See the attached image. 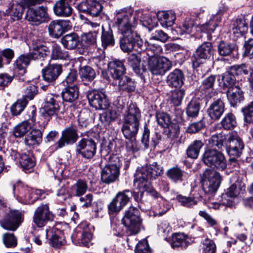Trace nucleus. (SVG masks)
I'll return each instance as SVG.
<instances>
[{
	"label": "nucleus",
	"instance_id": "30",
	"mask_svg": "<svg viewBox=\"0 0 253 253\" xmlns=\"http://www.w3.org/2000/svg\"><path fill=\"white\" fill-rule=\"evenodd\" d=\"M243 188V190L245 191V188L244 186L240 187L237 186L236 184L231 185L227 189L225 193L221 194V204L231 208L235 207L234 200L240 194V192Z\"/></svg>",
	"mask_w": 253,
	"mask_h": 253
},
{
	"label": "nucleus",
	"instance_id": "24",
	"mask_svg": "<svg viewBox=\"0 0 253 253\" xmlns=\"http://www.w3.org/2000/svg\"><path fill=\"white\" fill-rule=\"evenodd\" d=\"M226 151L230 157H240L245 148L242 139L237 134H230L227 139Z\"/></svg>",
	"mask_w": 253,
	"mask_h": 253
},
{
	"label": "nucleus",
	"instance_id": "15",
	"mask_svg": "<svg viewBox=\"0 0 253 253\" xmlns=\"http://www.w3.org/2000/svg\"><path fill=\"white\" fill-rule=\"evenodd\" d=\"M131 198L130 189H125L118 192L108 205L109 213L113 214L120 212L130 201Z\"/></svg>",
	"mask_w": 253,
	"mask_h": 253
},
{
	"label": "nucleus",
	"instance_id": "55",
	"mask_svg": "<svg viewBox=\"0 0 253 253\" xmlns=\"http://www.w3.org/2000/svg\"><path fill=\"white\" fill-rule=\"evenodd\" d=\"M87 188L88 186L86 181L79 179L72 186L71 194L73 196L80 197L86 192Z\"/></svg>",
	"mask_w": 253,
	"mask_h": 253
},
{
	"label": "nucleus",
	"instance_id": "19",
	"mask_svg": "<svg viewBox=\"0 0 253 253\" xmlns=\"http://www.w3.org/2000/svg\"><path fill=\"white\" fill-rule=\"evenodd\" d=\"M79 138L78 130L71 126L65 128L61 132V135L56 143L53 145L52 149L57 151L66 145H71L75 143Z\"/></svg>",
	"mask_w": 253,
	"mask_h": 253
},
{
	"label": "nucleus",
	"instance_id": "51",
	"mask_svg": "<svg viewBox=\"0 0 253 253\" xmlns=\"http://www.w3.org/2000/svg\"><path fill=\"white\" fill-rule=\"evenodd\" d=\"M50 50V57L51 60H65L69 57L68 52L63 50L61 46L56 43L52 44Z\"/></svg>",
	"mask_w": 253,
	"mask_h": 253
},
{
	"label": "nucleus",
	"instance_id": "2",
	"mask_svg": "<svg viewBox=\"0 0 253 253\" xmlns=\"http://www.w3.org/2000/svg\"><path fill=\"white\" fill-rule=\"evenodd\" d=\"M162 169L156 162L152 165L137 169L134 179V183L137 184V188L140 191L144 189L147 193L154 199L163 198L152 186L150 180L156 179L162 173Z\"/></svg>",
	"mask_w": 253,
	"mask_h": 253
},
{
	"label": "nucleus",
	"instance_id": "35",
	"mask_svg": "<svg viewBox=\"0 0 253 253\" xmlns=\"http://www.w3.org/2000/svg\"><path fill=\"white\" fill-rule=\"evenodd\" d=\"M42 131L39 128H31L24 138V142L26 146L30 149L39 146L42 141Z\"/></svg>",
	"mask_w": 253,
	"mask_h": 253
},
{
	"label": "nucleus",
	"instance_id": "54",
	"mask_svg": "<svg viewBox=\"0 0 253 253\" xmlns=\"http://www.w3.org/2000/svg\"><path fill=\"white\" fill-rule=\"evenodd\" d=\"M221 127L225 130L233 129L237 125L236 117L235 115L229 112L226 114L220 122Z\"/></svg>",
	"mask_w": 253,
	"mask_h": 253
},
{
	"label": "nucleus",
	"instance_id": "3",
	"mask_svg": "<svg viewBox=\"0 0 253 253\" xmlns=\"http://www.w3.org/2000/svg\"><path fill=\"white\" fill-rule=\"evenodd\" d=\"M100 138L99 132H89L86 137L81 138L76 146L77 157L90 161L97 152V143Z\"/></svg>",
	"mask_w": 253,
	"mask_h": 253
},
{
	"label": "nucleus",
	"instance_id": "47",
	"mask_svg": "<svg viewBox=\"0 0 253 253\" xmlns=\"http://www.w3.org/2000/svg\"><path fill=\"white\" fill-rule=\"evenodd\" d=\"M217 53L221 56H230L234 51L237 50L238 47L235 43L220 41L217 45Z\"/></svg>",
	"mask_w": 253,
	"mask_h": 253
},
{
	"label": "nucleus",
	"instance_id": "50",
	"mask_svg": "<svg viewBox=\"0 0 253 253\" xmlns=\"http://www.w3.org/2000/svg\"><path fill=\"white\" fill-rule=\"evenodd\" d=\"M185 173L184 170L177 166H175L169 169L166 172V175L171 181L177 183L184 181Z\"/></svg>",
	"mask_w": 253,
	"mask_h": 253
},
{
	"label": "nucleus",
	"instance_id": "44",
	"mask_svg": "<svg viewBox=\"0 0 253 253\" xmlns=\"http://www.w3.org/2000/svg\"><path fill=\"white\" fill-rule=\"evenodd\" d=\"M157 19L161 26L164 28L172 26L176 19L175 13L172 10L159 12Z\"/></svg>",
	"mask_w": 253,
	"mask_h": 253
},
{
	"label": "nucleus",
	"instance_id": "12",
	"mask_svg": "<svg viewBox=\"0 0 253 253\" xmlns=\"http://www.w3.org/2000/svg\"><path fill=\"white\" fill-rule=\"evenodd\" d=\"M24 221V213L17 210H9L4 216L0 219V225L5 230L15 231Z\"/></svg>",
	"mask_w": 253,
	"mask_h": 253
},
{
	"label": "nucleus",
	"instance_id": "4",
	"mask_svg": "<svg viewBox=\"0 0 253 253\" xmlns=\"http://www.w3.org/2000/svg\"><path fill=\"white\" fill-rule=\"evenodd\" d=\"M137 17L131 8H124L116 11L113 26L116 27L121 34L134 31Z\"/></svg>",
	"mask_w": 253,
	"mask_h": 253
},
{
	"label": "nucleus",
	"instance_id": "56",
	"mask_svg": "<svg viewBox=\"0 0 253 253\" xmlns=\"http://www.w3.org/2000/svg\"><path fill=\"white\" fill-rule=\"evenodd\" d=\"M24 9V7L20 4H13L6 10V13L10 16L13 21H16L22 18Z\"/></svg>",
	"mask_w": 253,
	"mask_h": 253
},
{
	"label": "nucleus",
	"instance_id": "57",
	"mask_svg": "<svg viewBox=\"0 0 253 253\" xmlns=\"http://www.w3.org/2000/svg\"><path fill=\"white\" fill-rule=\"evenodd\" d=\"M227 139L226 136L221 133L212 135L209 139V144L212 147L221 149L224 144L226 146Z\"/></svg>",
	"mask_w": 253,
	"mask_h": 253
},
{
	"label": "nucleus",
	"instance_id": "16",
	"mask_svg": "<svg viewBox=\"0 0 253 253\" xmlns=\"http://www.w3.org/2000/svg\"><path fill=\"white\" fill-rule=\"evenodd\" d=\"M148 66L153 75L163 76L172 67L171 61L164 56L149 57Z\"/></svg>",
	"mask_w": 253,
	"mask_h": 253
},
{
	"label": "nucleus",
	"instance_id": "20",
	"mask_svg": "<svg viewBox=\"0 0 253 253\" xmlns=\"http://www.w3.org/2000/svg\"><path fill=\"white\" fill-rule=\"evenodd\" d=\"M86 97L90 105L96 110H105L110 106V101L105 93L99 90H88Z\"/></svg>",
	"mask_w": 253,
	"mask_h": 253
},
{
	"label": "nucleus",
	"instance_id": "37",
	"mask_svg": "<svg viewBox=\"0 0 253 253\" xmlns=\"http://www.w3.org/2000/svg\"><path fill=\"white\" fill-rule=\"evenodd\" d=\"M226 94L227 100L232 107H237L245 100L244 92L238 86L228 88Z\"/></svg>",
	"mask_w": 253,
	"mask_h": 253
},
{
	"label": "nucleus",
	"instance_id": "59",
	"mask_svg": "<svg viewBox=\"0 0 253 253\" xmlns=\"http://www.w3.org/2000/svg\"><path fill=\"white\" fill-rule=\"evenodd\" d=\"M245 123L251 124L253 123V101L248 103L241 109Z\"/></svg>",
	"mask_w": 253,
	"mask_h": 253
},
{
	"label": "nucleus",
	"instance_id": "41",
	"mask_svg": "<svg viewBox=\"0 0 253 253\" xmlns=\"http://www.w3.org/2000/svg\"><path fill=\"white\" fill-rule=\"evenodd\" d=\"M79 71L80 78L85 85L93 82L99 74L98 71L88 65L80 66Z\"/></svg>",
	"mask_w": 253,
	"mask_h": 253
},
{
	"label": "nucleus",
	"instance_id": "38",
	"mask_svg": "<svg viewBox=\"0 0 253 253\" xmlns=\"http://www.w3.org/2000/svg\"><path fill=\"white\" fill-rule=\"evenodd\" d=\"M19 163L22 170L26 173H29L34 170L36 159L32 152L28 151L21 153Z\"/></svg>",
	"mask_w": 253,
	"mask_h": 253
},
{
	"label": "nucleus",
	"instance_id": "23",
	"mask_svg": "<svg viewBox=\"0 0 253 253\" xmlns=\"http://www.w3.org/2000/svg\"><path fill=\"white\" fill-rule=\"evenodd\" d=\"M63 72V66L57 63H49L42 70V80L49 84L53 85Z\"/></svg>",
	"mask_w": 253,
	"mask_h": 253
},
{
	"label": "nucleus",
	"instance_id": "27",
	"mask_svg": "<svg viewBox=\"0 0 253 253\" xmlns=\"http://www.w3.org/2000/svg\"><path fill=\"white\" fill-rule=\"evenodd\" d=\"M208 103H209V107L206 111L208 116L212 121L219 120L225 110L223 100L220 98L212 101L211 99Z\"/></svg>",
	"mask_w": 253,
	"mask_h": 253
},
{
	"label": "nucleus",
	"instance_id": "10",
	"mask_svg": "<svg viewBox=\"0 0 253 253\" xmlns=\"http://www.w3.org/2000/svg\"><path fill=\"white\" fill-rule=\"evenodd\" d=\"M214 52V48L211 42H203L197 48L191 56L193 68H198L207 61L213 58Z\"/></svg>",
	"mask_w": 253,
	"mask_h": 253
},
{
	"label": "nucleus",
	"instance_id": "48",
	"mask_svg": "<svg viewBox=\"0 0 253 253\" xmlns=\"http://www.w3.org/2000/svg\"><path fill=\"white\" fill-rule=\"evenodd\" d=\"M119 81V88L120 90L131 93L134 92L136 87V83L134 80L127 76H123Z\"/></svg>",
	"mask_w": 253,
	"mask_h": 253
},
{
	"label": "nucleus",
	"instance_id": "43",
	"mask_svg": "<svg viewBox=\"0 0 253 253\" xmlns=\"http://www.w3.org/2000/svg\"><path fill=\"white\" fill-rule=\"evenodd\" d=\"M98 32L96 31L89 32L82 34L80 43L84 49L94 48L97 44V37Z\"/></svg>",
	"mask_w": 253,
	"mask_h": 253
},
{
	"label": "nucleus",
	"instance_id": "6",
	"mask_svg": "<svg viewBox=\"0 0 253 253\" xmlns=\"http://www.w3.org/2000/svg\"><path fill=\"white\" fill-rule=\"evenodd\" d=\"M201 161L207 167L213 169L223 170L227 167L225 157L215 148L206 149L202 155Z\"/></svg>",
	"mask_w": 253,
	"mask_h": 253
},
{
	"label": "nucleus",
	"instance_id": "17",
	"mask_svg": "<svg viewBox=\"0 0 253 253\" xmlns=\"http://www.w3.org/2000/svg\"><path fill=\"white\" fill-rule=\"evenodd\" d=\"M216 75H211L205 78L201 84L196 90L198 96L202 97L204 101H210L215 96L216 91L214 88Z\"/></svg>",
	"mask_w": 253,
	"mask_h": 253
},
{
	"label": "nucleus",
	"instance_id": "7",
	"mask_svg": "<svg viewBox=\"0 0 253 253\" xmlns=\"http://www.w3.org/2000/svg\"><path fill=\"white\" fill-rule=\"evenodd\" d=\"M62 97L60 94L48 93L45 97L42 104L41 116L46 122H49L52 117L57 116L62 104Z\"/></svg>",
	"mask_w": 253,
	"mask_h": 253
},
{
	"label": "nucleus",
	"instance_id": "45",
	"mask_svg": "<svg viewBox=\"0 0 253 253\" xmlns=\"http://www.w3.org/2000/svg\"><path fill=\"white\" fill-rule=\"evenodd\" d=\"M61 42L65 48L72 50L77 47L80 43V39L76 33L72 32L63 36Z\"/></svg>",
	"mask_w": 253,
	"mask_h": 253
},
{
	"label": "nucleus",
	"instance_id": "39",
	"mask_svg": "<svg viewBox=\"0 0 253 253\" xmlns=\"http://www.w3.org/2000/svg\"><path fill=\"white\" fill-rule=\"evenodd\" d=\"M120 170L107 165L102 168L101 172V180L106 184H109L119 180Z\"/></svg>",
	"mask_w": 253,
	"mask_h": 253
},
{
	"label": "nucleus",
	"instance_id": "1",
	"mask_svg": "<svg viewBox=\"0 0 253 253\" xmlns=\"http://www.w3.org/2000/svg\"><path fill=\"white\" fill-rule=\"evenodd\" d=\"M141 119V112L137 104L130 102L123 115L121 131L124 137L130 143V149L132 152L139 150L137 146L136 136Z\"/></svg>",
	"mask_w": 253,
	"mask_h": 253
},
{
	"label": "nucleus",
	"instance_id": "49",
	"mask_svg": "<svg viewBox=\"0 0 253 253\" xmlns=\"http://www.w3.org/2000/svg\"><path fill=\"white\" fill-rule=\"evenodd\" d=\"M204 143L200 140L193 141L187 148L186 154L188 158L195 160L198 158L201 149Z\"/></svg>",
	"mask_w": 253,
	"mask_h": 253
},
{
	"label": "nucleus",
	"instance_id": "21",
	"mask_svg": "<svg viewBox=\"0 0 253 253\" xmlns=\"http://www.w3.org/2000/svg\"><path fill=\"white\" fill-rule=\"evenodd\" d=\"M25 18L32 25L38 26L48 19L46 7L40 6L36 8H30L27 11Z\"/></svg>",
	"mask_w": 253,
	"mask_h": 253
},
{
	"label": "nucleus",
	"instance_id": "11",
	"mask_svg": "<svg viewBox=\"0 0 253 253\" xmlns=\"http://www.w3.org/2000/svg\"><path fill=\"white\" fill-rule=\"evenodd\" d=\"M221 179L218 172L206 169L201 177L202 186L205 193L211 194L216 191L220 184Z\"/></svg>",
	"mask_w": 253,
	"mask_h": 253
},
{
	"label": "nucleus",
	"instance_id": "33",
	"mask_svg": "<svg viewBox=\"0 0 253 253\" xmlns=\"http://www.w3.org/2000/svg\"><path fill=\"white\" fill-rule=\"evenodd\" d=\"M32 60L29 53L20 55L13 63L14 74H17L20 76H23L26 73L27 68L30 65Z\"/></svg>",
	"mask_w": 253,
	"mask_h": 253
},
{
	"label": "nucleus",
	"instance_id": "60",
	"mask_svg": "<svg viewBox=\"0 0 253 253\" xmlns=\"http://www.w3.org/2000/svg\"><path fill=\"white\" fill-rule=\"evenodd\" d=\"M31 129V124L23 121L14 127L13 135L16 138H20L26 135Z\"/></svg>",
	"mask_w": 253,
	"mask_h": 253
},
{
	"label": "nucleus",
	"instance_id": "64",
	"mask_svg": "<svg viewBox=\"0 0 253 253\" xmlns=\"http://www.w3.org/2000/svg\"><path fill=\"white\" fill-rule=\"evenodd\" d=\"M2 241L6 248H12L17 245V239L12 233H6L2 235Z\"/></svg>",
	"mask_w": 253,
	"mask_h": 253
},
{
	"label": "nucleus",
	"instance_id": "46",
	"mask_svg": "<svg viewBox=\"0 0 253 253\" xmlns=\"http://www.w3.org/2000/svg\"><path fill=\"white\" fill-rule=\"evenodd\" d=\"M189 237L183 233H174L171 237V246L172 248H181L185 249L189 245Z\"/></svg>",
	"mask_w": 253,
	"mask_h": 253
},
{
	"label": "nucleus",
	"instance_id": "29",
	"mask_svg": "<svg viewBox=\"0 0 253 253\" xmlns=\"http://www.w3.org/2000/svg\"><path fill=\"white\" fill-rule=\"evenodd\" d=\"M204 98L198 96L195 93V96L188 103L186 108L185 113L188 119H195L197 118L200 112L201 106L204 104L207 106L209 101H204Z\"/></svg>",
	"mask_w": 253,
	"mask_h": 253
},
{
	"label": "nucleus",
	"instance_id": "5",
	"mask_svg": "<svg viewBox=\"0 0 253 253\" xmlns=\"http://www.w3.org/2000/svg\"><path fill=\"white\" fill-rule=\"evenodd\" d=\"M142 221L140 211L133 206H130L125 211L122 219V222L126 228V232L129 236L136 235L140 231Z\"/></svg>",
	"mask_w": 253,
	"mask_h": 253
},
{
	"label": "nucleus",
	"instance_id": "62",
	"mask_svg": "<svg viewBox=\"0 0 253 253\" xmlns=\"http://www.w3.org/2000/svg\"><path fill=\"white\" fill-rule=\"evenodd\" d=\"M206 126L205 121L203 120H201L190 124L186 131L188 133L194 134L204 130Z\"/></svg>",
	"mask_w": 253,
	"mask_h": 253
},
{
	"label": "nucleus",
	"instance_id": "31",
	"mask_svg": "<svg viewBox=\"0 0 253 253\" xmlns=\"http://www.w3.org/2000/svg\"><path fill=\"white\" fill-rule=\"evenodd\" d=\"M46 237L50 246L54 248H60L66 243L63 231L56 227H52L49 230L47 229Z\"/></svg>",
	"mask_w": 253,
	"mask_h": 253
},
{
	"label": "nucleus",
	"instance_id": "52",
	"mask_svg": "<svg viewBox=\"0 0 253 253\" xmlns=\"http://www.w3.org/2000/svg\"><path fill=\"white\" fill-rule=\"evenodd\" d=\"M232 30L235 37H244L248 30V25L245 18H237Z\"/></svg>",
	"mask_w": 253,
	"mask_h": 253
},
{
	"label": "nucleus",
	"instance_id": "14",
	"mask_svg": "<svg viewBox=\"0 0 253 253\" xmlns=\"http://www.w3.org/2000/svg\"><path fill=\"white\" fill-rule=\"evenodd\" d=\"M225 11L226 9L224 7H220L216 13L212 15L205 23L197 26L199 31L207 34V38L209 41L212 40L211 34L221 22L222 16Z\"/></svg>",
	"mask_w": 253,
	"mask_h": 253
},
{
	"label": "nucleus",
	"instance_id": "34",
	"mask_svg": "<svg viewBox=\"0 0 253 253\" xmlns=\"http://www.w3.org/2000/svg\"><path fill=\"white\" fill-rule=\"evenodd\" d=\"M79 88L76 85L70 86L68 85L64 87L60 95L62 97V101L65 102L71 103L70 108L76 109V102L79 97Z\"/></svg>",
	"mask_w": 253,
	"mask_h": 253
},
{
	"label": "nucleus",
	"instance_id": "18",
	"mask_svg": "<svg viewBox=\"0 0 253 253\" xmlns=\"http://www.w3.org/2000/svg\"><path fill=\"white\" fill-rule=\"evenodd\" d=\"M55 215L49 210L48 204H42L35 210L33 221L38 227L45 226L48 222L54 220Z\"/></svg>",
	"mask_w": 253,
	"mask_h": 253
},
{
	"label": "nucleus",
	"instance_id": "22",
	"mask_svg": "<svg viewBox=\"0 0 253 253\" xmlns=\"http://www.w3.org/2000/svg\"><path fill=\"white\" fill-rule=\"evenodd\" d=\"M150 131L147 124L144 126V129L141 138V142L144 149L149 147L150 144L154 148L159 144H165L167 140L163 137L160 132L155 131L152 135L151 141H150Z\"/></svg>",
	"mask_w": 253,
	"mask_h": 253
},
{
	"label": "nucleus",
	"instance_id": "32",
	"mask_svg": "<svg viewBox=\"0 0 253 253\" xmlns=\"http://www.w3.org/2000/svg\"><path fill=\"white\" fill-rule=\"evenodd\" d=\"M32 51L29 52L33 60H44L50 56V48L44 44L40 40L33 41L32 43Z\"/></svg>",
	"mask_w": 253,
	"mask_h": 253
},
{
	"label": "nucleus",
	"instance_id": "25",
	"mask_svg": "<svg viewBox=\"0 0 253 253\" xmlns=\"http://www.w3.org/2000/svg\"><path fill=\"white\" fill-rule=\"evenodd\" d=\"M71 27L69 20H52L47 26L48 35L50 38L58 39L68 30V27Z\"/></svg>",
	"mask_w": 253,
	"mask_h": 253
},
{
	"label": "nucleus",
	"instance_id": "8",
	"mask_svg": "<svg viewBox=\"0 0 253 253\" xmlns=\"http://www.w3.org/2000/svg\"><path fill=\"white\" fill-rule=\"evenodd\" d=\"M120 39V47L124 52L129 53L133 50L141 52L145 49V45L139 35L135 31L122 34Z\"/></svg>",
	"mask_w": 253,
	"mask_h": 253
},
{
	"label": "nucleus",
	"instance_id": "61",
	"mask_svg": "<svg viewBox=\"0 0 253 253\" xmlns=\"http://www.w3.org/2000/svg\"><path fill=\"white\" fill-rule=\"evenodd\" d=\"M202 245V253H215L216 247L214 242L209 238H206L201 242Z\"/></svg>",
	"mask_w": 253,
	"mask_h": 253
},
{
	"label": "nucleus",
	"instance_id": "26",
	"mask_svg": "<svg viewBox=\"0 0 253 253\" xmlns=\"http://www.w3.org/2000/svg\"><path fill=\"white\" fill-rule=\"evenodd\" d=\"M77 8L82 12L92 17H97L101 13L103 6L96 0H85L78 4Z\"/></svg>",
	"mask_w": 253,
	"mask_h": 253
},
{
	"label": "nucleus",
	"instance_id": "36",
	"mask_svg": "<svg viewBox=\"0 0 253 253\" xmlns=\"http://www.w3.org/2000/svg\"><path fill=\"white\" fill-rule=\"evenodd\" d=\"M185 75L182 70L175 68L170 72L166 79V83L171 88H180L184 84Z\"/></svg>",
	"mask_w": 253,
	"mask_h": 253
},
{
	"label": "nucleus",
	"instance_id": "63",
	"mask_svg": "<svg viewBox=\"0 0 253 253\" xmlns=\"http://www.w3.org/2000/svg\"><path fill=\"white\" fill-rule=\"evenodd\" d=\"M232 72L235 74L236 76L240 75H248L252 72V69L250 65L246 64L234 65L231 67Z\"/></svg>",
	"mask_w": 253,
	"mask_h": 253
},
{
	"label": "nucleus",
	"instance_id": "28",
	"mask_svg": "<svg viewBox=\"0 0 253 253\" xmlns=\"http://www.w3.org/2000/svg\"><path fill=\"white\" fill-rule=\"evenodd\" d=\"M125 63V59L117 58L112 59L108 63V70L113 80L120 79L126 74Z\"/></svg>",
	"mask_w": 253,
	"mask_h": 253
},
{
	"label": "nucleus",
	"instance_id": "9",
	"mask_svg": "<svg viewBox=\"0 0 253 253\" xmlns=\"http://www.w3.org/2000/svg\"><path fill=\"white\" fill-rule=\"evenodd\" d=\"M13 192L15 196L23 201L25 204H33L38 200L45 198V195L48 194V191L42 189H36L31 193H29L28 189L23 186L20 181H17L13 185Z\"/></svg>",
	"mask_w": 253,
	"mask_h": 253
},
{
	"label": "nucleus",
	"instance_id": "53",
	"mask_svg": "<svg viewBox=\"0 0 253 253\" xmlns=\"http://www.w3.org/2000/svg\"><path fill=\"white\" fill-rule=\"evenodd\" d=\"M232 69L230 67L229 70L225 72L221 79V82H219V85L222 86L223 89H227L230 87H233L235 85V84L236 82V76L235 74L232 72Z\"/></svg>",
	"mask_w": 253,
	"mask_h": 253
},
{
	"label": "nucleus",
	"instance_id": "13",
	"mask_svg": "<svg viewBox=\"0 0 253 253\" xmlns=\"http://www.w3.org/2000/svg\"><path fill=\"white\" fill-rule=\"evenodd\" d=\"M92 237V234L89 224L86 222L79 224L75 229L71 236L74 244L85 247H89Z\"/></svg>",
	"mask_w": 253,
	"mask_h": 253
},
{
	"label": "nucleus",
	"instance_id": "42",
	"mask_svg": "<svg viewBox=\"0 0 253 253\" xmlns=\"http://www.w3.org/2000/svg\"><path fill=\"white\" fill-rule=\"evenodd\" d=\"M101 34V46L103 49H106L108 47H112L115 44V39L113 30L110 26L107 28L102 26Z\"/></svg>",
	"mask_w": 253,
	"mask_h": 253
},
{
	"label": "nucleus",
	"instance_id": "58",
	"mask_svg": "<svg viewBox=\"0 0 253 253\" xmlns=\"http://www.w3.org/2000/svg\"><path fill=\"white\" fill-rule=\"evenodd\" d=\"M28 103L22 98L18 99L10 107V113L13 116H17L24 111Z\"/></svg>",
	"mask_w": 253,
	"mask_h": 253
},
{
	"label": "nucleus",
	"instance_id": "40",
	"mask_svg": "<svg viewBox=\"0 0 253 253\" xmlns=\"http://www.w3.org/2000/svg\"><path fill=\"white\" fill-rule=\"evenodd\" d=\"M129 66L132 68L134 72L138 75L141 79L144 80L143 74L147 71L145 65H141V58L136 54H132L127 59Z\"/></svg>",
	"mask_w": 253,
	"mask_h": 253
}]
</instances>
